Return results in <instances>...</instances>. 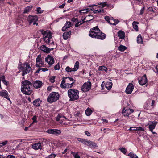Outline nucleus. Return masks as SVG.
<instances>
[{
	"instance_id": "obj_47",
	"label": "nucleus",
	"mask_w": 158,
	"mask_h": 158,
	"mask_svg": "<svg viewBox=\"0 0 158 158\" xmlns=\"http://www.w3.org/2000/svg\"><path fill=\"white\" fill-rule=\"evenodd\" d=\"M55 76H52L50 78V82L52 83H54L55 81Z\"/></svg>"
},
{
	"instance_id": "obj_64",
	"label": "nucleus",
	"mask_w": 158,
	"mask_h": 158,
	"mask_svg": "<svg viewBox=\"0 0 158 158\" xmlns=\"http://www.w3.org/2000/svg\"><path fill=\"white\" fill-rule=\"evenodd\" d=\"M47 89L48 90H50L51 89V86H49L48 87Z\"/></svg>"
},
{
	"instance_id": "obj_30",
	"label": "nucleus",
	"mask_w": 158,
	"mask_h": 158,
	"mask_svg": "<svg viewBox=\"0 0 158 158\" xmlns=\"http://www.w3.org/2000/svg\"><path fill=\"white\" fill-rule=\"evenodd\" d=\"M112 83L110 82H107L105 84V87L107 90H109L111 89L112 86Z\"/></svg>"
},
{
	"instance_id": "obj_11",
	"label": "nucleus",
	"mask_w": 158,
	"mask_h": 158,
	"mask_svg": "<svg viewBox=\"0 0 158 158\" xmlns=\"http://www.w3.org/2000/svg\"><path fill=\"white\" fill-rule=\"evenodd\" d=\"M46 132L48 134L57 136L61 134V131L57 129H50L48 130Z\"/></svg>"
},
{
	"instance_id": "obj_7",
	"label": "nucleus",
	"mask_w": 158,
	"mask_h": 158,
	"mask_svg": "<svg viewBox=\"0 0 158 158\" xmlns=\"http://www.w3.org/2000/svg\"><path fill=\"white\" fill-rule=\"evenodd\" d=\"M44 41L47 44H48L52 39V33L49 31H45L42 33Z\"/></svg>"
},
{
	"instance_id": "obj_2",
	"label": "nucleus",
	"mask_w": 158,
	"mask_h": 158,
	"mask_svg": "<svg viewBox=\"0 0 158 158\" xmlns=\"http://www.w3.org/2000/svg\"><path fill=\"white\" fill-rule=\"evenodd\" d=\"M74 82L75 80L72 77H63L60 86L63 89L70 88L73 86Z\"/></svg>"
},
{
	"instance_id": "obj_46",
	"label": "nucleus",
	"mask_w": 158,
	"mask_h": 158,
	"mask_svg": "<svg viewBox=\"0 0 158 158\" xmlns=\"http://www.w3.org/2000/svg\"><path fill=\"white\" fill-rule=\"evenodd\" d=\"M54 69L56 70H59L60 69V65L59 63L54 67Z\"/></svg>"
},
{
	"instance_id": "obj_20",
	"label": "nucleus",
	"mask_w": 158,
	"mask_h": 158,
	"mask_svg": "<svg viewBox=\"0 0 158 158\" xmlns=\"http://www.w3.org/2000/svg\"><path fill=\"white\" fill-rule=\"evenodd\" d=\"M134 89L133 85L131 83H129L127 86L125 92L127 94H131Z\"/></svg>"
},
{
	"instance_id": "obj_18",
	"label": "nucleus",
	"mask_w": 158,
	"mask_h": 158,
	"mask_svg": "<svg viewBox=\"0 0 158 158\" xmlns=\"http://www.w3.org/2000/svg\"><path fill=\"white\" fill-rule=\"evenodd\" d=\"M158 123L157 122L155 121H150L148 123V128L150 131H153L156 125Z\"/></svg>"
},
{
	"instance_id": "obj_38",
	"label": "nucleus",
	"mask_w": 158,
	"mask_h": 158,
	"mask_svg": "<svg viewBox=\"0 0 158 158\" xmlns=\"http://www.w3.org/2000/svg\"><path fill=\"white\" fill-rule=\"evenodd\" d=\"M85 112L86 115L89 116L91 114L92 111L90 109L88 108L86 110Z\"/></svg>"
},
{
	"instance_id": "obj_53",
	"label": "nucleus",
	"mask_w": 158,
	"mask_h": 158,
	"mask_svg": "<svg viewBox=\"0 0 158 158\" xmlns=\"http://www.w3.org/2000/svg\"><path fill=\"white\" fill-rule=\"evenodd\" d=\"M155 103V101L154 100H152L151 105H150V106H152V109H153V108H154V106Z\"/></svg>"
},
{
	"instance_id": "obj_51",
	"label": "nucleus",
	"mask_w": 158,
	"mask_h": 158,
	"mask_svg": "<svg viewBox=\"0 0 158 158\" xmlns=\"http://www.w3.org/2000/svg\"><path fill=\"white\" fill-rule=\"evenodd\" d=\"M145 8V7L143 6L141 9L140 13V15H142L143 14V13H144V10Z\"/></svg>"
},
{
	"instance_id": "obj_1",
	"label": "nucleus",
	"mask_w": 158,
	"mask_h": 158,
	"mask_svg": "<svg viewBox=\"0 0 158 158\" xmlns=\"http://www.w3.org/2000/svg\"><path fill=\"white\" fill-rule=\"evenodd\" d=\"M89 35L93 38L103 40L106 37V35L102 32L97 26L91 29L89 31Z\"/></svg>"
},
{
	"instance_id": "obj_3",
	"label": "nucleus",
	"mask_w": 158,
	"mask_h": 158,
	"mask_svg": "<svg viewBox=\"0 0 158 158\" xmlns=\"http://www.w3.org/2000/svg\"><path fill=\"white\" fill-rule=\"evenodd\" d=\"M22 87L21 89V91L24 94L29 95L32 93V85L31 83L28 80H25L22 82Z\"/></svg>"
},
{
	"instance_id": "obj_41",
	"label": "nucleus",
	"mask_w": 158,
	"mask_h": 158,
	"mask_svg": "<svg viewBox=\"0 0 158 158\" xmlns=\"http://www.w3.org/2000/svg\"><path fill=\"white\" fill-rule=\"evenodd\" d=\"M85 22V21H84V20H81L80 22H77V23L75 24V27H77L79 26L84 23Z\"/></svg>"
},
{
	"instance_id": "obj_52",
	"label": "nucleus",
	"mask_w": 158,
	"mask_h": 158,
	"mask_svg": "<svg viewBox=\"0 0 158 158\" xmlns=\"http://www.w3.org/2000/svg\"><path fill=\"white\" fill-rule=\"evenodd\" d=\"M5 78V77L4 76L0 75V82H1V81H3L4 80Z\"/></svg>"
},
{
	"instance_id": "obj_49",
	"label": "nucleus",
	"mask_w": 158,
	"mask_h": 158,
	"mask_svg": "<svg viewBox=\"0 0 158 158\" xmlns=\"http://www.w3.org/2000/svg\"><path fill=\"white\" fill-rule=\"evenodd\" d=\"M8 141L7 140H5V141L3 142L2 143H1L2 146H4L7 144Z\"/></svg>"
},
{
	"instance_id": "obj_45",
	"label": "nucleus",
	"mask_w": 158,
	"mask_h": 158,
	"mask_svg": "<svg viewBox=\"0 0 158 158\" xmlns=\"http://www.w3.org/2000/svg\"><path fill=\"white\" fill-rule=\"evenodd\" d=\"M56 156L55 154L52 153L46 157V158H55V157Z\"/></svg>"
},
{
	"instance_id": "obj_12",
	"label": "nucleus",
	"mask_w": 158,
	"mask_h": 158,
	"mask_svg": "<svg viewBox=\"0 0 158 158\" xmlns=\"http://www.w3.org/2000/svg\"><path fill=\"white\" fill-rule=\"evenodd\" d=\"M91 84L90 82L84 83L81 87V90L83 92L89 91L91 88Z\"/></svg>"
},
{
	"instance_id": "obj_55",
	"label": "nucleus",
	"mask_w": 158,
	"mask_h": 158,
	"mask_svg": "<svg viewBox=\"0 0 158 158\" xmlns=\"http://www.w3.org/2000/svg\"><path fill=\"white\" fill-rule=\"evenodd\" d=\"M6 158H16L15 157L12 155H8L7 156Z\"/></svg>"
},
{
	"instance_id": "obj_25",
	"label": "nucleus",
	"mask_w": 158,
	"mask_h": 158,
	"mask_svg": "<svg viewBox=\"0 0 158 158\" xmlns=\"http://www.w3.org/2000/svg\"><path fill=\"white\" fill-rule=\"evenodd\" d=\"M72 26L71 22L69 21H67L64 26L62 27V30L63 31H65L66 29L69 28Z\"/></svg>"
},
{
	"instance_id": "obj_16",
	"label": "nucleus",
	"mask_w": 158,
	"mask_h": 158,
	"mask_svg": "<svg viewBox=\"0 0 158 158\" xmlns=\"http://www.w3.org/2000/svg\"><path fill=\"white\" fill-rule=\"evenodd\" d=\"M139 82L141 85H145L147 82V79L146 75H144L142 77L139 78Z\"/></svg>"
},
{
	"instance_id": "obj_6",
	"label": "nucleus",
	"mask_w": 158,
	"mask_h": 158,
	"mask_svg": "<svg viewBox=\"0 0 158 158\" xmlns=\"http://www.w3.org/2000/svg\"><path fill=\"white\" fill-rule=\"evenodd\" d=\"M60 95L58 92H53L50 93L47 98V101L52 103L57 101L59 98Z\"/></svg>"
},
{
	"instance_id": "obj_13",
	"label": "nucleus",
	"mask_w": 158,
	"mask_h": 158,
	"mask_svg": "<svg viewBox=\"0 0 158 158\" xmlns=\"http://www.w3.org/2000/svg\"><path fill=\"white\" fill-rule=\"evenodd\" d=\"M44 64V62L42 60L41 55H39L36 59V66L40 67L42 66Z\"/></svg>"
},
{
	"instance_id": "obj_9",
	"label": "nucleus",
	"mask_w": 158,
	"mask_h": 158,
	"mask_svg": "<svg viewBox=\"0 0 158 158\" xmlns=\"http://www.w3.org/2000/svg\"><path fill=\"white\" fill-rule=\"evenodd\" d=\"M38 17L36 15H30L27 18V20L28 21L29 24H33V25H38V23L36 22L38 20Z\"/></svg>"
},
{
	"instance_id": "obj_8",
	"label": "nucleus",
	"mask_w": 158,
	"mask_h": 158,
	"mask_svg": "<svg viewBox=\"0 0 158 158\" xmlns=\"http://www.w3.org/2000/svg\"><path fill=\"white\" fill-rule=\"evenodd\" d=\"M104 19L110 24L113 25H116L119 22L118 20L114 19L113 17L108 16H105Z\"/></svg>"
},
{
	"instance_id": "obj_62",
	"label": "nucleus",
	"mask_w": 158,
	"mask_h": 158,
	"mask_svg": "<svg viewBox=\"0 0 158 158\" xmlns=\"http://www.w3.org/2000/svg\"><path fill=\"white\" fill-rule=\"evenodd\" d=\"M41 70V68L40 67L36 70V73H39L40 71Z\"/></svg>"
},
{
	"instance_id": "obj_14",
	"label": "nucleus",
	"mask_w": 158,
	"mask_h": 158,
	"mask_svg": "<svg viewBox=\"0 0 158 158\" xmlns=\"http://www.w3.org/2000/svg\"><path fill=\"white\" fill-rule=\"evenodd\" d=\"M45 61L50 66L53 65L55 62L53 56L50 55H48L45 58Z\"/></svg>"
},
{
	"instance_id": "obj_28",
	"label": "nucleus",
	"mask_w": 158,
	"mask_h": 158,
	"mask_svg": "<svg viewBox=\"0 0 158 158\" xmlns=\"http://www.w3.org/2000/svg\"><path fill=\"white\" fill-rule=\"evenodd\" d=\"M118 35L120 39L122 40L124 39L125 37L124 32L120 30L118 32Z\"/></svg>"
},
{
	"instance_id": "obj_60",
	"label": "nucleus",
	"mask_w": 158,
	"mask_h": 158,
	"mask_svg": "<svg viewBox=\"0 0 158 158\" xmlns=\"http://www.w3.org/2000/svg\"><path fill=\"white\" fill-rule=\"evenodd\" d=\"M148 9L149 10V11L154 12V10L153 9V8L152 7H149L148 8Z\"/></svg>"
},
{
	"instance_id": "obj_48",
	"label": "nucleus",
	"mask_w": 158,
	"mask_h": 158,
	"mask_svg": "<svg viewBox=\"0 0 158 158\" xmlns=\"http://www.w3.org/2000/svg\"><path fill=\"white\" fill-rule=\"evenodd\" d=\"M37 117L36 116H33L32 118V119L33 120L32 123H35L37 122Z\"/></svg>"
},
{
	"instance_id": "obj_43",
	"label": "nucleus",
	"mask_w": 158,
	"mask_h": 158,
	"mask_svg": "<svg viewBox=\"0 0 158 158\" xmlns=\"http://www.w3.org/2000/svg\"><path fill=\"white\" fill-rule=\"evenodd\" d=\"M77 140L78 141L81 142L84 144H85L86 140L85 139H82L80 138H77Z\"/></svg>"
},
{
	"instance_id": "obj_54",
	"label": "nucleus",
	"mask_w": 158,
	"mask_h": 158,
	"mask_svg": "<svg viewBox=\"0 0 158 158\" xmlns=\"http://www.w3.org/2000/svg\"><path fill=\"white\" fill-rule=\"evenodd\" d=\"M85 134L87 135L88 136H90L91 135V134L88 131H85Z\"/></svg>"
},
{
	"instance_id": "obj_21",
	"label": "nucleus",
	"mask_w": 158,
	"mask_h": 158,
	"mask_svg": "<svg viewBox=\"0 0 158 158\" xmlns=\"http://www.w3.org/2000/svg\"><path fill=\"white\" fill-rule=\"evenodd\" d=\"M42 143L40 142L39 143L33 144L32 146V148L35 150H36L42 149Z\"/></svg>"
},
{
	"instance_id": "obj_32",
	"label": "nucleus",
	"mask_w": 158,
	"mask_h": 158,
	"mask_svg": "<svg viewBox=\"0 0 158 158\" xmlns=\"http://www.w3.org/2000/svg\"><path fill=\"white\" fill-rule=\"evenodd\" d=\"M137 42L138 44H142L143 39L141 35H139L137 37Z\"/></svg>"
},
{
	"instance_id": "obj_22",
	"label": "nucleus",
	"mask_w": 158,
	"mask_h": 158,
	"mask_svg": "<svg viewBox=\"0 0 158 158\" xmlns=\"http://www.w3.org/2000/svg\"><path fill=\"white\" fill-rule=\"evenodd\" d=\"M8 94V92L6 90H2V91L0 92V96L10 100Z\"/></svg>"
},
{
	"instance_id": "obj_56",
	"label": "nucleus",
	"mask_w": 158,
	"mask_h": 158,
	"mask_svg": "<svg viewBox=\"0 0 158 158\" xmlns=\"http://www.w3.org/2000/svg\"><path fill=\"white\" fill-rule=\"evenodd\" d=\"M41 70L43 72H45L48 70V69L46 68H41Z\"/></svg>"
},
{
	"instance_id": "obj_58",
	"label": "nucleus",
	"mask_w": 158,
	"mask_h": 158,
	"mask_svg": "<svg viewBox=\"0 0 158 158\" xmlns=\"http://www.w3.org/2000/svg\"><path fill=\"white\" fill-rule=\"evenodd\" d=\"M72 21L74 22H77L78 20L77 18H73L72 19Z\"/></svg>"
},
{
	"instance_id": "obj_26",
	"label": "nucleus",
	"mask_w": 158,
	"mask_h": 158,
	"mask_svg": "<svg viewBox=\"0 0 158 158\" xmlns=\"http://www.w3.org/2000/svg\"><path fill=\"white\" fill-rule=\"evenodd\" d=\"M71 31H69L68 32H65L63 34V37L64 39L66 40L71 35Z\"/></svg>"
},
{
	"instance_id": "obj_39",
	"label": "nucleus",
	"mask_w": 158,
	"mask_h": 158,
	"mask_svg": "<svg viewBox=\"0 0 158 158\" xmlns=\"http://www.w3.org/2000/svg\"><path fill=\"white\" fill-rule=\"evenodd\" d=\"M71 154L73 155L74 158H80V157L79 156L78 152L76 153L73 152H71Z\"/></svg>"
},
{
	"instance_id": "obj_24",
	"label": "nucleus",
	"mask_w": 158,
	"mask_h": 158,
	"mask_svg": "<svg viewBox=\"0 0 158 158\" xmlns=\"http://www.w3.org/2000/svg\"><path fill=\"white\" fill-rule=\"evenodd\" d=\"M40 49L41 50L44 51V52L48 53L50 51V49L46 47L45 45H43L40 47Z\"/></svg>"
},
{
	"instance_id": "obj_23",
	"label": "nucleus",
	"mask_w": 158,
	"mask_h": 158,
	"mask_svg": "<svg viewBox=\"0 0 158 158\" xmlns=\"http://www.w3.org/2000/svg\"><path fill=\"white\" fill-rule=\"evenodd\" d=\"M42 84L43 83L41 81H35L33 83V86L35 88L38 89L41 87Z\"/></svg>"
},
{
	"instance_id": "obj_57",
	"label": "nucleus",
	"mask_w": 158,
	"mask_h": 158,
	"mask_svg": "<svg viewBox=\"0 0 158 158\" xmlns=\"http://www.w3.org/2000/svg\"><path fill=\"white\" fill-rule=\"evenodd\" d=\"M65 5V3H63V4H62L59 7L60 8H63L64 7Z\"/></svg>"
},
{
	"instance_id": "obj_19",
	"label": "nucleus",
	"mask_w": 158,
	"mask_h": 158,
	"mask_svg": "<svg viewBox=\"0 0 158 158\" xmlns=\"http://www.w3.org/2000/svg\"><path fill=\"white\" fill-rule=\"evenodd\" d=\"M150 100H148L146 101L143 106L144 109L150 111L152 110V106H150Z\"/></svg>"
},
{
	"instance_id": "obj_10",
	"label": "nucleus",
	"mask_w": 158,
	"mask_h": 158,
	"mask_svg": "<svg viewBox=\"0 0 158 158\" xmlns=\"http://www.w3.org/2000/svg\"><path fill=\"white\" fill-rule=\"evenodd\" d=\"M79 63L77 61L76 62L74 66V68H71L69 66L65 68V70L67 72H75L79 68Z\"/></svg>"
},
{
	"instance_id": "obj_15",
	"label": "nucleus",
	"mask_w": 158,
	"mask_h": 158,
	"mask_svg": "<svg viewBox=\"0 0 158 158\" xmlns=\"http://www.w3.org/2000/svg\"><path fill=\"white\" fill-rule=\"evenodd\" d=\"M134 112L133 109H128L127 108H124L122 110V113L124 116H128L129 115Z\"/></svg>"
},
{
	"instance_id": "obj_31",
	"label": "nucleus",
	"mask_w": 158,
	"mask_h": 158,
	"mask_svg": "<svg viewBox=\"0 0 158 158\" xmlns=\"http://www.w3.org/2000/svg\"><path fill=\"white\" fill-rule=\"evenodd\" d=\"M99 71H105L106 72H107L108 70L107 68L105 66H101L99 67L98 68Z\"/></svg>"
},
{
	"instance_id": "obj_4",
	"label": "nucleus",
	"mask_w": 158,
	"mask_h": 158,
	"mask_svg": "<svg viewBox=\"0 0 158 158\" xmlns=\"http://www.w3.org/2000/svg\"><path fill=\"white\" fill-rule=\"evenodd\" d=\"M67 94L70 101H74L79 98V91L75 89H70L68 90Z\"/></svg>"
},
{
	"instance_id": "obj_42",
	"label": "nucleus",
	"mask_w": 158,
	"mask_h": 158,
	"mask_svg": "<svg viewBox=\"0 0 158 158\" xmlns=\"http://www.w3.org/2000/svg\"><path fill=\"white\" fill-rule=\"evenodd\" d=\"M119 150L124 154H125L127 152V150L124 148H119Z\"/></svg>"
},
{
	"instance_id": "obj_61",
	"label": "nucleus",
	"mask_w": 158,
	"mask_h": 158,
	"mask_svg": "<svg viewBox=\"0 0 158 158\" xmlns=\"http://www.w3.org/2000/svg\"><path fill=\"white\" fill-rule=\"evenodd\" d=\"M2 81L3 82V83L6 86H7L8 85L7 82L5 80Z\"/></svg>"
},
{
	"instance_id": "obj_44",
	"label": "nucleus",
	"mask_w": 158,
	"mask_h": 158,
	"mask_svg": "<svg viewBox=\"0 0 158 158\" xmlns=\"http://www.w3.org/2000/svg\"><path fill=\"white\" fill-rule=\"evenodd\" d=\"M104 10H103L102 9H101L100 10H97L94 11V13H100L102 12H103Z\"/></svg>"
},
{
	"instance_id": "obj_36",
	"label": "nucleus",
	"mask_w": 158,
	"mask_h": 158,
	"mask_svg": "<svg viewBox=\"0 0 158 158\" xmlns=\"http://www.w3.org/2000/svg\"><path fill=\"white\" fill-rule=\"evenodd\" d=\"M127 49V47L122 45H120L118 47V50L121 52L124 51Z\"/></svg>"
},
{
	"instance_id": "obj_59",
	"label": "nucleus",
	"mask_w": 158,
	"mask_h": 158,
	"mask_svg": "<svg viewBox=\"0 0 158 158\" xmlns=\"http://www.w3.org/2000/svg\"><path fill=\"white\" fill-rule=\"evenodd\" d=\"M102 122L104 123H106L108 122V121L106 119H102Z\"/></svg>"
},
{
	"instance_id": "obj_33",
	"label": "nucleus",
	"mask_w": 158,
	"mask_h": 158,
	"mask_svg": "<svg viewBox=\"0 0 158 158\" xmlns=\"http://www.w3.org/2000/svg\"><path fill=\"white\" fill-rule=\"evenodd\" d=\"M138 23L135 21H134L132 23L133 28L136 31H138V27L137 25Z\"/></svg>"
},
{
	"instance_id": "obj_34",
	"label": "nucleus",
	"mask_w": 158,
	"mask_h": 158,
	"mask_svg": "<svg viewBox=\"0 0 158 158\" xmlns=\"http://www.w3.org/2000/svg\"><path fill=\"white\" fill-rule=\"evenodd\" d=\"M135 128H133L132 131H144V129L143 128L140 127H135Z\"/></svg>"
},
{
	"instance_id": "obj_35",
	"label": "nucleus",
	"mask_w": 158,
	"mask_h": 158,
	"mask_svg": "<svg viewBox=\"0 0 158 158\" xmlns=\"http://www.w3.org/2000/svg\"><path fill=\"white\" fill-rule=\"evenodd\" d=\"M32 7V6H29L26 7L24 10L23 13H26L29 12L31 10Z\"/></svg>"
},
{
	"instance_id": "obj_29",
	"label": "nucleus",
	"mask_w": 158,
	"mask_h": 158,
	"mask_svg": "<svg viewBox=\"0 0 158 158\" xmlns=\"http://www.w3.org/2000/svg\"><path fill=\"white\" fill-rule=\"evenodd\" d=\"M98 5H99L98 7H101L102 8L106 6H107L108 7H110L111 8H113V6L111 5L108 4H106V2H104L103 3H101L100 4H99Z\"/></svg>"
},
{
	"instance_id": "obj_37",
	"label": "nucleus",
	"mask_w": 158,
	"mask_h": 158,
	"mask_svg": "<svg viewBox=\"0 0 158 158\" xmlns=\"http://www.w3.org/2000/svg\"><path fill=\"white\" fill-rule=\"evenodd\" d=\"M62 117L63 118H64L65 119H66V118L61 114H58L57 117L56 118V120L57 121H59L60 120V118H62Z\"/></svg>"
},
{
	"instance_id": "obj_17",
	"label": "nucleus",
	"mask_w": 158,
	"mask_h": 158,
	"mask_svg": "<svg viewBox=\"0 0 158 158\" xmlns=\"http://www.w3.org/2000/svg\"><path fill=\"white\" fill-rule=\"evenodd\" d=\"M84 144L90 147L91 148H95L97 147V144L94 142L87 139Z\"/></svg>"
},
{
	"instance_id": "obj_27",
	"label": "nucleus",
	"mask_w": 158,
	"mask_h": 158,
	"mask_svg": "<svg viewBox=\"0 0 158 158\" xmlns=\"http://www.w3.org/2000/svg\"><path fill=\"white\" fill-rule=\"evenodd\" d=\"M42 101L39 98L37 99L34 101L33 102V104L36 107L39 106L41 103Z\"/></svg>"
},
{
	"instance_id": "obj_50",
	"label": "nucleus",
	"mask_w": 158,
	"mask_h": 158,
	"mask_svg": "<svg viewBox=\"0 0 158 158\" xmlns=\"http://www.w3.org/2000/svg\"><path fill=\"white\" fill-rule=\"evenodd\" d=\"M37 11L38 13L41 14L43 13V11L41 10V8L40 7H38L37 8Z\"/></svg>"
},
{
	"instance_id": "obj_63",
	"label": "nucleus",
	"mask_w": 158,
	"mask_h": 158,
	"mask_svg": "<svg viewBox=\"0 0 158 158\" xmlns=\"http://www.w3.org/2000/svg\"><path fill=\"white\" fill-rule=\"evenodd\" d=\"M135 127H130L129 129V130L130 131H132L133 128H135Z\"/></svg>"
},
{
	"instance_id": "obj_40",
	"label": "nucleus",
	"mask_w": 158,
	"mask_h": 158,
	"mask_svg": "<svg viewBox=\"0 0 158 158\" xmlns=\"http://www.w3.org/2000/svg\"><path fill=\"white\" fill-rule=\"evenodd\" d=\"M128 156H130L131 158H138V157L136 155L130 152L128 154Z\"/></svg>"
},
{
	"instance_id": "obj_5",
	"label": "nucleus",
	"mask_w": 158,
	"mask_h": 158,
	"mask_svg": "<svg viewBox=\"0 0 158 158\" xmlns=\"http://www.w3.org/2000/svg\"><path fill=\"white\" fill-rule=\"evenodd\" d=\"M31 69V68L30 64L26 63H24L23 66H21L19 68V70L22 71V76H24L25 74L28 73Z\"/></svg>"
}]
</instances>
